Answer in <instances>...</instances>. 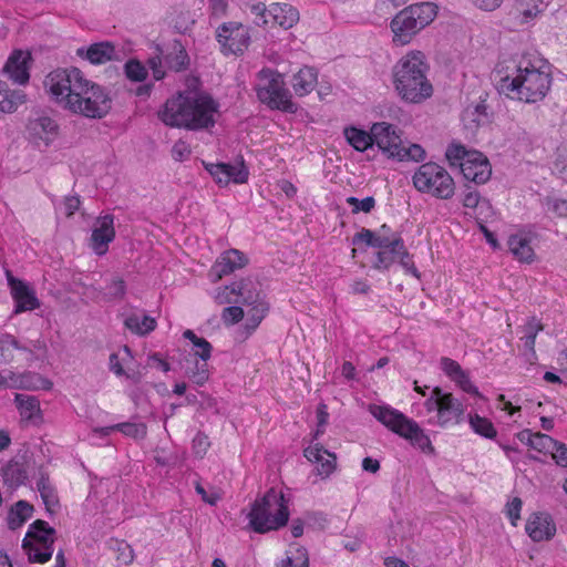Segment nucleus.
Masks as SVG:
<instances>
[{
    "label": "nucleus",
    "instance_id": "nucleus-1",
    "mask_svg": "<svg viewBox=\"0 0 567 567\" xmlns=\"http://www.w3.org/2000/svg\"><path fill=\"white\" fill-rule=\"evenodd\" d=\"M218 112L219 103L212 95L185 91L168 99L158 112V117L171 127L199 131L213 127Z\"/></svg>",
    "mask_w": 567,
    "mask_h": 567
},
{
    "label": "nucleus",
    "instance_id": "nucleus-2",
    "mask_svg": "<svg viewBox=\"0 0 567 567\" xmlns=\"http://www.w3.org/2000/svg\"><path fill=\"white\" fill-rule=\"evenodd\" d=\"M553 82L550 68L543 60L522 58L512 75L502 78L497 84L501 94L525 103L543 101Z\"/></svg>",
    "mask_w": 567,
    "mask_h": 567
},
{
    "label": "nucleus",
    "instance_id": "nucleus-3",
    "mask_svg": "<svg viewBox=\"0 0 567 567\" xmlns=\"http://www.w3.org/2000/svg\"><path fill=\"white\" fill-rule=\"evenodd\" d=\"M429 65L421 51H411L393 68V84L399 96L405 102L421 103L433 93L426 73Z\"/></svg>",
    "mask_w": 567,
    "mask_h": 567
},
{
    "label": "nucleus",
    "instance_id": "nucleus-4",
    "mask_svg": "<svg viewBox=\"0 0 567 567\" xmlns=\"http://www.w3.org/2000/svg\"><path fill=\"white\" fill-rule=\"evenodd\" d=\"M247 518L255 533L278 530L289 520L288 501L281 492L270 488L251 504Z\"/></svg>",
    "mask_w": 567,
    "mask_h": 567
},
{
    "label": "nucleus",
    "instance_id": "nucleus-5",
    "mask_svg": "<svg viewBox=\"0 0 567 567\" xmlns=\"http://www.w3.org/2000/svg\"><path fill=\"white\" fill-rule=\"evenodd\" d=\"M370 412L389 430L408 440L413 447L425 454H435V449L429 435L414 420L391 406L371 405Z\"/></svg>",
    "mask_w": 567,
    "mask_h": 567
},
{
    "label": "nucleus",
    "instance_id": "nucleus-6",
    "mask_svg": "<svg viewBox=\"0 0 567 567\" xmlns=\"http://www.w3.org/2000/svg\"><path fill=\"white\" fill-rule=\"evenodd\" d=\"M436 14L437 6L433 2H419L401 10L390 24L394 43L401 45L410 43L416 33L435 19Z\"/></svg>",
    "mask_w": 567,
    "mask_h": 567
},
{
    "label": "nucleus",
    "instance_id": "nucleus-7",
    "mask_svg": "<svg viewBox=\"0 0 567 567\" xmlns=\"http://www.w3.org/2000/svg\"><path fill=\"white\" fill-rule=\"evenodd\" d=\"M234 289L236 293L235 305L240 303L248 308L245 330L247 334H251L269 311L270 305L267 296L261 289V284L250 277L234 281Z\"/></svg>",
    "mask_w": 567,
    "mask_h": 567
},
{
    "label": "nucleus",
    "instance_id": "nucleus-8",
    "mask_svg": "<svg viewBox=\"0 0 567 567\" xmlns=\"http://www.w3.org/2000/svg\"><path fill=\"white\" fill-rule=\"evenodd\" d=\"M255 86L258 100L271 110L295 113L297 106L291 101V94L286 87L284 76L269 68L261 69L257 74Z\"/></svg>",
    "mask_w": 567,
    "mask_h": 567
},
{
    "label": "nucleus",
    "instance_id": "nucleus-9",
    "mask_svg": "<svg viewBox=\"0 0 567 567\" xmlns=\"http://www.w3.org/2000/svg\"><path fill=\"white\" fill-rule=\"evenodd\" d=\"M413 186L423 194L447 200L455 194V182L450 173L434 162L423 163L412 176Z\"/></svg>",
    "mask_w": 567,
    "mask_h": 567
},
{
    "label": "nucleus",
    "instance_id": "nucleus-10",
    "mask_svg": "<svg viewBox=\"0 0 567 567\" xmlns=\"http://www.w3.org/2000/svg\"><path fill=\"white\" fill-rule=\"evenodd\" d=\"M56 530L48 522L37 519L30 524L22 548L30 563L44 564L52 558Z\"/></svg>",
    "mask_w": 567,
    "mask_h": 567
},
{
    "label": "nucleus",
    "instance_id": "nucleus-11",
    "mask_svg": "<svg viewBox=\"0 0 567 567\" xmlns=\"http://www.w3.org/2000/svg\"><path fill=\"white\" fill-rule=\"evenodd\" d=\"M427 412H435L434 424L442 429L457 425L464 421L465 405L451 392L435 386L424 402Z\"/></svg>",
    "mask_w": 567,
    "mask_h": 567
},
{
    "label": "nucleus",
    "instance_id": "nucleus-12",
    "mask_svg": "<svg viewBox=\"0 0 567 567\" xmlns=\"http://www.w3.org/2000/svg\"><path fill=\"white\" fill-rule=\"evenodd\" d=\"M83 81V73L78 68L56 69L47 75L44 86L53 100L70 110L73 97L82 90Z\"/></svg>",
    "mask_w": 567,
    "mask_h": 567
},
{
    "label": "nucleus",
    "instance_id": "nucleus-13",
    "mask_svg": "<svg viewBox=\"0 0 567 567\" xmlns=\"http://www.w3.org/2000/svg\"><path fill=\"white\" fill-rule=\"evenodd\" d=\"M73 97L70 111L90 118H101L111 110V99L104 89L84 79L82 90Z\"/></svg>",
    "mask_w": 567,
    "mask_h": 567
},
{
    "label": "nucleus",
    "instance_id": "nucleus-14",
    "mask_svg": "<svg viewBox=\"0 0 567 567\" xmlns=\"http://www.w3.org/2000/svg\"><path fill=\"white\" fill-rule=\"evenodd\" d=\"M216 40L224 55H241L249 47L250 34L243 23L229 21L217 28Z\"/></svg>",
    "mask_w": 567,
    "mask_h": 567
},
{
    "label": "nucleus",
    "instance_id": "nucleus-15",
    "mask_svg": "<svg viewBox=\"0 0 567 567\" xmlns=\"http://www.w3.org/2000/svg\"><path fill=\"white\" fill-rule=\"evenodd\" d=\"M204 168L213 177L215 183L220 187H226L230 182L235 184H245L249 177V169L245 163L243 155H238L235 164L229 163H210L202 161Z\"/></svg>",
    "mask_w": 567,
    "mask_h": 567
},
{
    "label": "nucleus",
    "instance_id": "nucleus-16",
    "mask_svg": "<svg viewBox=\"0 0 567 567\" xmlns=\"http://www.w3.org/2000/svg\"><path fill=\"white\" fill-rule=\"evenodd\" d=\"M31 468V460L28 458L27 455H17L12 457L1 468L3 484L12 489H17L18 487L25 485L29 481Z\"/></svg>",
    "mask_w": 567,
    "mask_h": 567
},
{
    "label": "nucleus",
    "instance_id": "nucleus-17",
    "mask_svg": "<svg viewBox=\"0 0 567 567\" xmlns=\"http://www.w3.org/2000/svg\"><path fill=\"white\" fill-rule=\"evenodd\" d=\"M8 285L16 303L14 313L32 311L40 307V301L35 292L24 281L7 272Z\"/></svg>",
    "mask_w": 567,
    "mask_h": 567
},
{
    "label": "nucleus",
    "instance_id": "nucleus-18",
    "mask_svg": "<svg viewBox=\"0 0 567 567\" xmlns=\"http://www.w3.org/2000/svg\"><path fill=\"white\" fill-rule=\"evenodd\" d=\"M468 157V159H465V163H458L464 178L477 185L486 183L492 175L487 157L478 151H474Z\"/></svg>",
    "mask_w": 567,
    "mask_h": 567
},
{
    "label": "nucleus",
    "instance_id": "nucleus-19",
    "mask_svg": "<svg viewBox=\"0 0 567 567\" xmlns=\"http://www.w3.org/2000/svg\"><path fill=\"white\" fill-rule=\"evenodd\" d=\"M115 238L114 216L106 214L100 216L91 235V247L99 256L107 251L109 244Z\"/></svg>",
    "mask_w": 567,
    "mask_h": 567
},
{
    "label": "nucleus",
    "instance_id": "nucleus-20",
    "mask_svg": "<svg viewBox=\"0 0 567 567\" xmlns=\"http://www.w3.org/2000/svg\"><path fill=\"white\" fill-rule=\"evenodd\" d=\"M373 144L394 158V152H396L403 142L401 136L396 132V127L386 122H379L372 125Z\"/></svg>",
    "mask_w": 567,
    "mask_h": 567
},
{
    "label": "nucleus",
    "instance_id": "nucleus-21",
    "mask_svg": "<svg viewBox=\"0 0 567 567\" xmlns=\"http://www.w3.org/2000/svg\"><path fill=\"white\" fill-rule=\"evenodd\" d=\"M248 264L247 256L238 249H228L224 251L215 261L210 269V276L214 281L230 275L235 270L244 268Z\"/></svg>",
    "mask_w": 567,
    "mask_h": 567
},
{
    "label": "nucleus",
    "instance_id": "nucleus-22",
    "mask_svg": "<svg viewBox=\"0 0 567 567\" xmlns=\"http://www.w3.org/2000/svg\"><path fill=\"white\" fill-rule=\"evenodd\" d=\"M547 4V0H513L508 16L520 25L528 24L545 11Z\"/></svg>",
    "mask_w": 567,
    "mask_h": 567
},
{
    "label": "nucleus",
    "instance_id": "nucleus-23",
    "mask_svg": "<svg viewBox=\"0 0 567 567\" xmlns=\"http://www.w3.org/2000/svg\"><path fill=\"white\" fill-rule=\"evenodd\" d=\"M525 530L534 542H543L555 536L556 525L549 514L534 513L529 516Z\"/></svg>",
    "mask_w": 567,
    "mask_h": 567
},
{
    "label": "nucleus",
    "instance_id": "nucleus-24",
    "mask_svg": "<svg viewBox=\"0 0 567 567\" xmlns=\"http://www.w3.org/2000/svg\"><path fill=\"white\" fill-rule=\"evenodd\" d=\"M14 404L22 422L34 426H39L43 423L40 401L35 395L16 393Z\"/></svg>",
    "mask_w": 567,
    "mask_h": 567
},
{
    "label": "nucleus",
    "instance_id": "nucleus-25",
    "mask_svg": "<svg viewBox=\"0 0 567 567\" xmlns=\"http://www.w3.org/2000/svg\"><path fill=\"white\" fill-rule=\"evenodd\" d=\"M76 55L87 60L91 64L100 65L116 59L115 45L110 41L92 43L89 47H81Z\"/></svg>",
    "mask_w": 567,
    "mask_h": 567
},
{
    "label": "nucleus",
    "instance_id": "nucleus-26",
    "mask_svg": "<svg viewBox=\"0 0 567 567\" xmlns=\"http://www.w3.org/2000/svg\"><path fill=\"white\" fill-rule=\"evenodd\" d=\"M403 243L404 240L402 236H395V239L392 243H383L382 246H379L372 268L381 272L388 271L398 260Z\"/></svg>",
    "mask_w": 567,
    "mask_h": 567
},
{
    "label": "nucleus",
    "instance_id": "nucleus-27",
    "mask_svg": "<svg viewBox=\"0 0 567 567\" xmlns=\"http://www.w3.org/2000/svg\"><path fill=\"white\" fill-rule=\"evenodd\" d=\"M30 55L22 51H14L3 66V73L14 83L25 84L30 79L28 61Z\"/></svg>",
    "mask_w": 567,
    "mask_h": 567
},
{
    "label": "nucleus",
    "instance_id": "nucleus-28",
    "mask_svg": "<svg viewBox=\"0 0 567 567\" xmlns=\"http://www.w3.org/2000/svg\"><path fill=\"white\" fill-rule=\"evenodd\" d=\"M37 489L49 513H53L59 506V496L55 486L50 480V474L44 466L38 468Z\"/></svg>",
    "mask_w": 567,
    "mask_h": 567
},
{
    "label": "nucleus",
    "instance_id": "nucleus-29",
    "mask_svg": "<svg viewBox=\"0 0 567 567\" xmlns=\"http://www.w3.org/2000/svg\"><path fill=\"white\" fill-rule=\"evenodd\" d=\"M268 16L274 23L287 30L299 21V11L289 3L274 2L269 4Z\"/></svg>",
    "mask_w": 567,
    "mask_h": 567
},
{
    "label": "nucleus",
    "instance_id": "nucleus-30",
    "mask_svg": "<svg viewBox=\"0 0 567 567\" xmlns=\"http://www.w3.org/2000/svg\"><path fill=\"white\" fill-rule=\"evenodd\" d=\"M121 432L127 437L142 440L146 436L147 427L144 423L122 422L109 426L95 427L93 432L101 437L109 436L113 432Z\"/></svg>",
    "mask_w": 567,
    "mask_h": 567
},
{
    "label": "nucleus",
    "instance_id": "nucleus-31",
    "mask_svg": "<svg viewBox=\"0 0 567 567\" xmlns=\"http://www.w3.org/2000/svg\"><path fill=\"white\" fill-rule=\"evenodd\" d=\"M28 127L31 135L44 141L45 145H49L59 133V125L49 116L31 120Z\"/></svg>",
    "mask_w": 567,
    "mask_h": 567
},
{
    "label": "nucleus",
    "instance_id": "nucleus-32",
    "mask_svg": "<svg viewBox=\"0 0 567 567\" xmlns=\"http://www.w3.org/2000/svg\"><path fill=\"white\" fill-rule=\"evenodd\" d=\"M318 72L315 68L303 66L292 78L291 85L298 96H306L315 89Z\"/></svg>",
    "mask_w": 567,
    "mask_h": 567
},
{
    "label": "nucleus",
    "instance_id": "nucleus-33",
    "mask_svg": "<svg viewBox=\"0 0 567 567\" xmlns=\"http://www.w3.org/2000/svg\"><path fill=\"white\" fill-rule=\"evenodd\" d=\"M167 68L175 72L185 71L189 66V56L183 43L174 40L164 55Z\"/></svg>",
    "mask_w": 567,
    "mask_h": 567
},
{
    "label": "nucleus",
    "instance_id": "nucleus-34",
    "mask_svg": "<svg viewBox=\"0 0 567 567\" xmlns=\"http://www.w3.org/2000/svg\"><path fill=\"white\" fill-rule=\"evenodd\" d=\"M507 246L517 260L527 264L534 261L535 252L530 246V239L527 236L522 234L511 235L507 240Z\"/></svg>",
    "mask_w": 567,
    "mask_h": 567
},
{
    "label": "nucleus",
    "instance_id": "nucleus-35",
    "mask_svg": "<svg viewBox=\"0 0 567 567\" xmlns=\"http://www.w3.org/2000/svg\"><path fill=\"white\" fill-rule=\"evenodd\" d=\"M12 385L17 386V389L28 391L50 390L52 382L37 372L27 371L18 373Z\"/></svg>",
    "mask_w": 567,
    "mask_h": 567
},
{
    "label": "nucleus",
    "instance_id": "nucleus-36",
    "mask_svg": "<svg viewBox=\"0 0 567 567\" xmlns=\"http://www.w3.org/2000/svg\"><path fill=\"white\" fill-rule=\"evenodd\" d=\"M347 142L358 152H364L373 146L372 128L367 132L355 126H348L343 130Z\"/></svg>",
    "mask_w": 567,
    "mask_h": 567
},
{
    "label": "nucleus",
    "instance_id": "nucleus-37",
    "mask_svg": "<svg viewBox=\"0 0 567 567\" xmlns=\"http://www.w3.org/2000/svg\"><path fill=\"white\" fill-rule=\"evenodd\" d=\"M462 121L468 128H476L488 122L487 105L484 100H481L475 105H468L463 114Z\"/></svg>",
    "mask_w": 567,
    "mask_h": 567
},
{
    "label": "nucleus",
    "instance_id": "nucleus-38",
    "mask_svg": "<svg viewBox=\"0 0 567 567\" xmlns=\"http://www.w3.org/2000/svg\"><path fill=\"white\" fill-rule=\"evenodd\" d=\"M156 320L147 315L140 317L136 313L127 316L124 320V327L137 336H146L155 330Z\"/></svg>",
    "mask_w": 567,
    "mask_h": 567
},
{
    "label": "nucleus",
    "instance_id": "nucleus-39",
    "mask_svg": "<svg viewBox=\"0 0 567 567\" xmlns=\"http://www.w3.org/2000/svg\"><path fill=\"white\" fill-rule=\"evenodd\" d=\"M199 358L186 359L184 365L185 375L196 385H204L209 379V370L207 361H199Z\"/></svg>",
    "mask_w": 567,
    "mask_h": 567
},
{
    "label": "nucleus",
    "instance_id": "nucleus-40",
    "mask_svg": "<svg viewBox=\"0 0 567 567\" xmlns=\"http://www.w3.org/2000/svg\"><path fill=\"white\" fill-rule=\"evenodd\" d=\"M33 513V506L27 501H18L8 514V527L16 530L21 527Z\"/></svg>",
    "mask_w": 567,
    "mask_h": 567
},
{
    "label": "nucleus",
    "instance_id": "nucleus-41",
    "mask_svg": "<svg viewBox=\"0 0 567 567\" xmlns=\"http://www.w3.org/2000/svg\"><path fill=\"white\" fill-rule=\"evenodd\" d=\"M468 423L475 434L488 440L496 439L497 431L487 417L481 416L477 413L468 414Z\"/></svg>",
    "mask_w": 567,
    "mask_h": 567
},
{
    "label": "nucleus",
    "instance_id": "nucleus-42",
    "mask_svg": "<svg viewBox=\"0 0 567 567\" xmlns=\"http://www.w3.org/2000/svg\"><path fill=\"white\" fill-rule=\"evenodd\" d=\"M277 567H309L307 549L297 544L290 545L286 558Z\"/></svg>",
    "mask_w": 567,
    "mask_h": 567
},
{
    "label": "nucleus",
    "instance_id": "nucleus-43",
    "mask_svg": "<svg viewBox=\"0 0 567 567\" xmlns=\"http://www.w3.org/2000/svg\"><path fill=\"white\" fill-rule=\"evenodd\" d=\"M126 282L120 276H113L105 286V291L102 293V298L106 302L122 300L126 295Z\"/></svg>",
    "mask_w": 567,
    "mask_h": 567
},
{
    "label": "nucleus",
    "instance_id": "nucleus-44",
    "mask_svg": "<svg viewBox=\"0 0 567 567\" xmlns=\"http://www.w3.org/2000/svg\"><path fill=\"white\" fill-rule=\"evenodd\" d=\"M394 158L400 162L403 161H414L420 162L425 158V151L419 144H413L410 142H402L401 147L394 152Z\"/></svg>",
    "mask_w": 567,
    "mask_h": 567
},
{
    "label": "nucleus",
    "instance_id": "nucleus-45",
    "mask_svg": "<svg viewBox=\"0 0 567 567\" xmlns=\"http://www.w3.org/2000/svg\"><path fill=\"white\" fill-rule=\"evenodd\" d=\"M20 343L11 334L4 333L0 336V363L7 364L14 360V352H19Z\"/></svg>",
    "mask_w": 567,
    "mask_h": 567
},
{
    "label": "nucleus",
    "instance_id": "nucleus-46",
    "mask_svg": "<svg viewBox=\"0 0 567 567\" xmlns=\"http://www.w3.org/2000/svg\"><path fill=\"white\" fill-rule=\"evenodd\" d=\"M113 549L116 553L117 567L128 566L134 560V550L131 545L125 540H114Z\"/></svg>",
    "mask_w": 567,
    "mask_h": 567
},
{
    "label": "nucleus",
    "instance_id": "nucleus-47",
    "mask_svg": "<svg viewBox=\"0 0 567 567\" xmlns=\"http://www.w3.org/2000/svg\"><path fill=\"white\" fill-rule=\"evenodd\" d=\"M474 151H468L466 147L458 143H451L445 152V156L451 165H457L458 163H465L468 159L470 154Z\"/></svg>",
    "mask_w": 567,
    "mask_h": 567
},
{
    "label": "nucleus",
    "instance_id": "nucleus-48",
    "mask_svg": "<svg viewBox=\"0 0 567 567\" xmlns=\"http://www.w3.org/2000/svg\"><path fill=\"white\" fill-rule=\"evenodd\" d=\"M125 75L133 82H142L147 76V70L138 60L131 59L124 65Z\"/></svg>",
    "mask_w": 567,
    "mask_h": 567
},
{
    "label": "nucleus",
    "instance_id": "nucleus-49",
    "mask_svg": "<svg viewBox=\"0 0 567 567\" xmlns=\"http://www.w3.org/2000/svg\"><path fill=\"white\" fill-rule=\"evenodd\" d=\"M557 442L558 441L554 440L551 436L537 432L535 433L532 449L539 453L553 454L555 447L557 446Z\"/></svg>",
    "mask_w": 567,
    "mask_h": 567
},
{
    "label": "nucleus",
    "instance_id": "nucleus-50",
    "mask_svg": "<svg viewBox=\"0 0 567 567\" xmlns=\"http://www.w3.org/2000/svg\"><path fill=\"white\" fill-rule=\"evenodd\" d=\"M383 243L384 241H382L381 239L379 240V238H377L375 231L368 228H362L352 237L353 245L365 244L368 247L379 248V246H382Z\"/></svg>",
    "mask_w": 567,
    "mask_h": 567
},
{
    "label": "nucleus",
    "instance_id": "nucleus-51",
    "mask_svg": "<svg viewBox=\"0 0 567 567\" xmlns=\"http://www.w3.org/2000/svg\"><path fill=\"white\" fill-rule=\"evenodd\" d=\"M346 203L352 208V214H358L360 212L368 214L375 207V199L372 196H368L363 199L349 196L347 197Z\"/></svg>",
    "mask_w": 567,
    "mask_h": 567
},
{
    "label": "nucleus",
    "instance_id": "nucleus-52",
    "mask_svg": "<svg viewBox=\"0 0 567 567\" xmlns=\"http://www.w3.org/2000/svg\"><path fill=\"white\" fill-rule=\"evenodd\" d=\"M545 206L546 209L556 217H567V199L560 197H546Z\"/></svg>",
    "mask_w": 567,
    "mask_h": 567
},
{
    "label": "nucleus",
    "instance_id": "nucleus-53",
    "mask_svg": "<svg viewBox=\"0 0 567 567\" xmlns=\"http://www.w3.org/2000/svg\"><path fill=\"white\" fill-rule=\"evenodd\" d=\"M398 260L406 274H410L415 278H420V272H419L417 268L415 267L412 255L406 249L404 243H403L402 249L400 251V255L398 256Z\"/></svg>",
    "mask_w": 567,
    "mask_h": 567
},
{
    "label": "nucleus",
    "instance_id": "nucleus-54",
    "mask_svg": "<svg viewBox=\"0 0 567 567\" xmlns=\"http://www.w3.org/2000/svg\"><path fill=\"white\" fill-rule=\"evenodd\" d=\"M245 316V311L241 307L233 303V306L226 307L223 310L221 319L225 324L231 326L238 323Z\"/></svg>",
    "mask_w": 567,
    "mask_h": 567
},
{
    "label": "nucleus",
    "instance_id": "nucleus-55",
    "mask_svg": "<svg viewBox=\"0 0 567 567\" xmlns=\"http://www.w3.org/2000/svg\"><path fill=\"white\" fill-rule=\"evenodd\" d=\"M462 391L474 396H481L478 388L472 383L468 373L464 370L452 380Z\"/></svg>",
    "mask_w": 567,
    "mask_h": 567
},
{
    "label": "nucleus",
    "instance_id": "nucleus-56",
    "mask_svg": "<svg viewBox=\"0 0 567 567\" xmlns=\"http://www.w3.org/2000/svg\"><path fill=\"white\" fill-rule=\"evenodd\" d=\"M213 346L205 338L200 339L196 346H193L190 358H199L202 361H208L212 357Z\"/></svg>",
    "mask_w": 567,
    "mask_h": 567
},
{
    "label": "nucleus",
    "instance_id": "nucleus-57",
    "mask_svg": "<svg viewBox=\"0 0 567 567\" xmlns=\"http://www.w3.org/2000/svg\"><path fill=\"white\" fill-rule=\"evenodd\" d=\"M440 365L442 371L451 379V381L464 371L457 361L447 357L441 358Z\"/></svg>",
    "mask_w": 567,
    "mask_h": 567
},
{
    "label": "nucleus",
    "instance_id": "nucleus-58",
    "mask_svg": "<svg viewBox=\"0 0 567 567\" xmlns=\"http://www.w3.org/2000/svg\"><path fill=\"white\" fill-rule=\"evenodd\" d=\"M210 446V442L208 436L204 432H197L193 439V451L196 456L203 457L208 447Z\"/></svg>",
    "mask_w": 567,
    "mask_h": 567
},
{
    "label": "nucleus",
    "instance_id": "nucleus-59",
    "mask_svg": "<svg viewBox=\"0 0 567 567\" xmlns=\"http://www.w3.org/2000/svg\"><path fill=\"white\" fill-rule=\"evenodd\" d=\"M523 502L519 497H514L506 504V515L513 526H516L517 520L520 518Z\"/></svg>",
    "mask_w": 567,
    "mask_h": 567
},
{
    "label": "nucleus",
    "instance_id": "nucleus-60",
    "mask_svg": "<svg viewBox=\"0 0 567 567\" xmlns=\"http://www.w3.org/2000/svg\"><path fill=\"white\" fill-rule=\"evenodd\" d=\"M326 454L329 456V458L326 460L323 457L322 461L318 463L319 466L317 468L318 474L322 477L330 476L333 473V471L336 470V461H337L336 454L330 453L329 451Z\"/></svg>",
    "mask_w": 567,
    "mask_h": 567
},
{
    "label": "nucleus",
    "instance_id": "nucleus-61",
    "mask_svg": "<svg viewBox=\"0 0 567 567\" xmlns=\"http://www.w3.org/2000/svg\"><path fill=\"white\" fill-rule=\"evenodd\" d=\"M235 298H236V293H235V289L233 290V282H231L230 285L218 289V291L215 296V301L218 305H225V303L233 305V303H235Z\"/></svg>",
    "mask_w": 567,
    "mask_h": 567
},
{
    "label": "nucleus",
    "instance_id": "nucleus-62",
    "mask_svg": "<svg viewBox=\"0 0 567 567\" xmlns=\"http://www.w3.org/2000/svg\"><path fill=\"white\" fill-rule=\"evenodd\" d=\"M326 453H328V451L326 449H323V446L318 443L315 445L308 446L303 450L305 457L308 461L317 463V464L322 461L323 454H326Z\"/></svg>",
    "mask_w": 567,
    "mask_h": 567
},
{
    "label": "nucleus",
    "instance_id": "nucleus-63",
    "mask_svg": "<svg viewBox=\"0 0 567 567\" xmlns=\"http://www.w3.org/2000/svg\"><path fill=\"white\" fill-rule=\"evenodd\" d=\"M326 453H328V451L326 449H323V446L318 443L315 445L308 446L303 450L305 457L308 461L317 463V464L322 461L323 454H326Z\"/></svg>",
    "mask_w": 567,
    "mask_h": 567
},
{
    "label": "nucleus",
    "instance_id": "nucleus-64",
    "mask_svg": "<svg viewBox=\"0 0 567 567\" xmlns=\"http://www.w3.org/2000/svg\"><path fill=\"white\" fill-rule=\"evenodd\" d=\"M551 456L558 466L567 467V445L565 443L557 442Z\"/></svg>",
    "mask_w": 567,
    "mask_h": 567
}]
</instances>
